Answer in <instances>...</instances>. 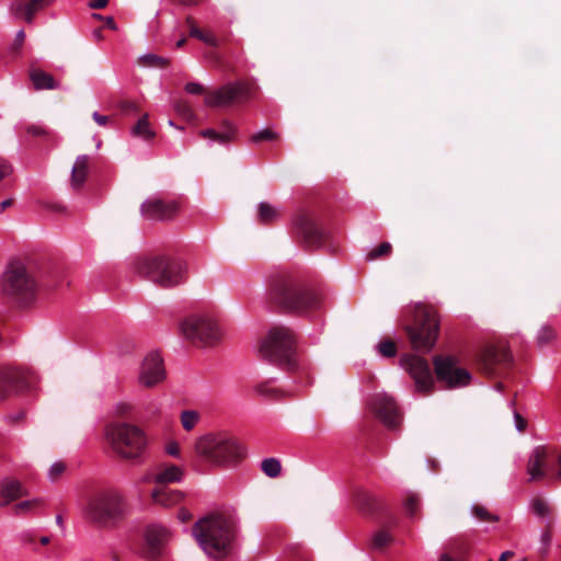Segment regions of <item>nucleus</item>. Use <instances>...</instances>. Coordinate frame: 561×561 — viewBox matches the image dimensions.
<instances>
[{"instance_id": "32", "label": "nucleus", "mask_w": 561, "mask_h": 561, "mask_svg": "<svg viewBox=\"0 0 561 561\" xmlns=\"http://www.w3.org/2000/svg\"><path fill=\"white\" fill-rule=\"evenodd\" d=\"M43 504V501L41 499H33L28 501H23L13 506V513L15 515H23L27 514L30 512H33L41 507Z\"/></svg>"}, {"instance_id": "7", "label": "nucleus", "mask_w": 561, "mask_h": 561, "mask_svg": "<svg viewBox=\"0 0 561 561\" xmlns=\"http://www.w3.org/2000/svg\"><path fill=\"white\" fill-rule=\"evenodd\" d=\"M136 274L161 287H173L183 279L182 265L164 256H140L133 263Z\"/></svg>"}, {"instance_id": "40", "label": "nucleus", "mask_w": 561, "mask_h": 561, "mask_svg": "<svg viewBox=\"0 0 561 561\" xmlns=\"http://www.w3.org/2000/svg\"><path fill=\"white\" fill-rule=\"evenodd\" d=\"M531 510L538 517H547L550 515L551 510L548 503L540 497H536L531 501Z\"/></svg>"}, {"instance_id": "51", "label": "nucleus", "mask_w": 561, "mask_h": 561, "mask_svg": "<svg viewBox=\"0 0 561 561\" xmlns=\"http://www.w3.org/2000/svg\"><path fill=\"white\" fill-rule=\"evenodd\" d=\"M256 390L262 394H270L273 397H278L280 394V390L276 388H271L267 385L257 386Z\"/></svg>"}, {"instance_id": "5", "label": "nucleus", "mask_w": 561, "mask_h": 561, "mask_svg": "<svg viewBox=\"0 0 561 561\" xmlns=\"http://www.w3.org/2000/svg\"><path fill=\"white\" fill-rule=\"evenodd\" d=\"M126 513L123 495L116 490H102L89 497L84 508V518L99 526L111 527Z\"/></svg>"}, {"instance_id": "2", "label": "nucleus", "mask_w": 561, "mask_h": 561, "mask_svg": "<svg viewBox=\"0 0 561 561\" xmlns=\"http://www.w3.org/2000/svg\"><path fill=\"white\" fill-rule=\"evenodd\" d=\"M268 297L272 305L287 312L304 313L318 310L322 305L319 293L291 275L275 278L271 285Z\"/></svg>"}, {"instance_id": "62", "label": "nucleus", "mask_w": 561, "mask_h": 561, "mask_svg": "<svg viewBox=\"0 0 561 561\" xmlns=\"http://www.w3.org/2000/svg\"><path fill=\"white\" fill-rule=\"evenodd\" d=\"M106 25L112 30H116V23L112 16L106 18Z\"/></svg>"}, {"instance_id": "17", "label": "nucleus", "mask_w": 561, "mask_h": 561, "mask_svg": "<svg viewBox=\"0 0 561 561\" xmlns=\"http://www.w3.org/2000/svg\"><path fill=\"white\" fill-rule=\"evenodd\" d=\"M371 409L378 419L388 427L394 428L401 422V414L399 412L396 401L387 394H376L371 399Z\"/></svg>"}, {"instance_id": "53", "label": "nucleus", "mask_w": 561, "mask_h": 561, "mask_svg": "<svg viewBox=\"0 0 561 561\" xmlns=\"http://www.w3.org/2000/svg\"><path fill=\"white\" fill-rule=\"evenodd\" d=\"M515 425L519 432H524L527 426L526 420L517 412L514 414Z\"/></svg>"}, {"instance_id": "61", "label": "nucleus", "mask_w": 561, "mask_h": 561, "mask_svg": "<svg viewBox=\"0 0 561 561\" xmlns=\"http://www.w3.org/2000/svg\"><path fill=\"white\" fill-rule=\"evenodd\" d=\"M173 1L181 5L191 7V5L197 4L199 0H173Z\"/></svg>"}, {"instance_id": "10", "label": "nucleus", "mask_w": 561, "mask_h": 561, "mask_svg": "<svg viewBox=\"0 0 561 561\" xmlns=\"http://www.w3.org/2000/svg\"><path fill=\"white\" fill-rule=\"evenodd\" d=\"M255 90L254 84L247 81L230 82L207 93L204 102L210 107H226L251 100Z\"/></svg>"}, {"instance_id": "30", "label": "nucleus", "mask_w": 561, "mask_h": 561, "mask_svg": "<svg viewBox=\"0 0 561 561\" xmlns=\"http://www.w3.org/2000/svg\"><path fill=\"white\" fill-rule=\"evenodd\" d=\"M133 135L146 140H150L156 136L154 131L150 127L148 114H144L133 127Z\"/></svg>"}, {"instance_id": "6", "label": "nucleus", "mask_w": 561, "mask_h": 561, "mask_svg": "<svg viewBox=\"0 0 561 561\" xmlns=\"http://www.w3.org/2000/svg\"><path fill=\"white\" fill-rule=\"evenodd\" d=\"M1 290L19 304H28L35 299L38 285L21 261H11L1 275Z\"/></svg>"}, {"instance_id": "64", "label": "nucleus", "mask_w": 561, "mask_h": 561, "mask_svg": "<svg viewBox=\"0 0 561 561\" xmlns=\"http://www.w3.org/2000/svg\"><path fill=\"white\" fill-rule=\"evenodd\" d=\"M558 463H559V466H560V470H559V471H558V473H557V479H558L559 481H561V450H560V454H559V456H558Z\"/></svg>"}, {"instance_id": "29", "label": "nucleus", "mask_w": 561, "mask_h": 561, "mask_svg": "<svg viewBox=\"0 0 561 561\" xmlns=\"http://www.w3.org/2000/svg\"><path fill=\"white\" fill-rule=\"evenodd\" d=\"M257 218L261 224L268 225L279 218V213L272 204L262 202L259 204Z\"/></svg>"}, {"instance_id": "33", "label": "nucleus", "mask_w": 561, "mask_h": 561, "mask_svg": "<svg viewBox=\"0 0 561 561\" xmlns=\"http://www.w3.org/2000/svg\"><path fill=\"white\" fill-rule=\"evenodd\" d=\"M139 64L145 67L165 68L169 65V60L154 54H146L139 57Z\"/></svg>"}, {"instance_id": "36", "label": "nucleus", "mask_w": 561, "mask_h": 561, "mask_svg": "<svg viewBox=\"0 0 561 561\" xmlns=\"http://www.w3.org/2000/svg\"><path fill=\"white\" fill-rule=\"evenodd\" d=\"M391 251H392V247L389 242H381L377 248L370 250L367 253L366 259L368 261H374L381 256L389 255L391 253Z\"/></svg>"}, {"instance_id": "47", "label": "nucleus", "mask_w": 561, "mask_h": 561, "mask_svg": "<svg viewBox=\"0 0 561 561\" xmlns=\"http://www.w3.org/2000/svg\"><path fill=\"white\" fill-rule=\"evenodd\" d=\"M419 503H420V500H419V496L415 495V494H411L407 497L405 500V503H404V508H405V512L410 515V516H414L417 508H419Z\"/></svg>"}, {"instance_id": "12", "label": "nucleus", "mask_w": 561, "mask_h": 561, "mask_svg": "<svg viewBox=\"0 0 561 561\" xmlns=\"http://www.w3.org/2000/svg\"><path fill=\"white\" fill-rule=\"evenodd\" d=\"M184 336L196 345H209L220 337L217 323L202 316H191L181 323Z\"/></svg>"}, {"instance_id": "26", "label": "nucleus", "mask_w": 561, "mask_h": 561, "mask_svg": "<svg viewBox=\"0 0 561 561\" xmlns=\"http://www.w3.org/2000/svg\"><path fill=\"white\" fill-rule=\"evenodd\" d=\"M151 497L156 504L173 506L183 500L184 494L179 490H172L167 486H157L152 490Z\"/></svg>"}, {"instance_id": "21", "label": "nucleus", "mask_w": 561, "mask_h": 561, "mask_svg": "<svg viewBox=\"0 0 561 561\" xmlns=\"http://www.w3.org/2000/svg\"><path fill=\"white\" fill-rule=\"evenodd\" d=\"M184 477V470L176 465H162L157 468L156 472L151 478H147L146 481L154 482L158 486H165L170 483L181 482Z\"/></svg>"}, {"instance_id": "20", "label": "nucleus", "mask_w": 561, "mask_h": 561, "mask_svg": "<svg viewBox=\"0 0 561 561\" xmlns=\"http://www.w3.org/2000/svg\"><path fill=\"white\" fill-rule=\"evenodd\" d=\"M511 354L504 346H485L479 355V365L485 374H493L497 365L507 364Z\"/></svg>"}, {"instance_id": "41", "label": "nucleus", "mask_w": 561, "mask_h": 561, "mask_svg": "<svg viewBox=\"0 0 561 561\" xmlns=\"http://www.w3.org/2000/svg\"><path fill=\"white\" fill-rule=\"evenodd\" d=\"M377 348L383 357H394L397 354V345L392 340L380 341Z\"/></svg>"}, {"instance_id": "42", "label": "nucleus", "mask_w": 561, "mask_h": 561, "mask_svg": "<svg viewBox=\"0 0 561 561\" xmlns=\"http://www.w3.org/2000/svg\"><path fill=\"white\" fill-rule=\"evenodd\" d=\"M551 540H552V522L549 520L546 526V529L542 531V534L540 536V541L542 545V548H541L542 556L548 554L549 547L551 545Z\"/></svg>"}, {"instance_id": "48", "label": "nucleus", "mask_w": 561, "mask_h": 561, "mask_svg": "<svg viewBox=\"0 0 561 561\" xmlns=\"http://www.w3.org/2000/svg\"><path fill=\"white\" fill-rule=\"evenodd\" d=\"M356 501L362 510H369L374 502L373 497L366 492H358L356 495Z\"/></svg>"}, {"instance_id": "54", "label": "nucleus", "mask_w": 561, "mask_h": 561, "mask_svg": "<svg viewBox=\"0 0 561 561\" xmlns=\"http://www.w3.org/2000/svg\"><path fill=\"white\" fill-rule=\"evenodd\" d=\"M92 118L94 119V122L100 125V126H105L108 124L110 122V117L106 116V115H102L100 114L99 112H94L92 114Z\"/></svg>"}, {"instance_id": "49", "label": "nucleus", "mask_w": 561, "mask_h": 561, "mask_svg": "<svg viewBox=\"0 0 561 561\" xmlns=\"http://www.w3.org/2000/svg\"><path fill=\"white\" fill-rule=\"evenodd\" d=\"M26 131L32 135V136H35V137H44V136H47L48 135V131L46 130L45 127H43L42 125H30L27 128H26Z\"/></svg>"}, {"instance_id": "46", "label": "nucleus", "mask_w": 561, "mask_h": 561, "mask_svg": "<svg viewBox=\"0 0 561 561\" xmlns=\"http://www.w3.org/2000/svg\"><path fill=\"white\" fill-rule=\"evenodd\" d=\"M65 471H66V463L62 461H56L50 466L49 471H48V477L51 481H55L58 478H60Z\"/></svg>"}, {"instance_id": "1", "label": "nucleus", "mask_w": 561, "mask_h": 561, "mask_svg": "<svg viewBox=\"0 0 561 561\" xmlns=\"http://www.w3.org/2000/svg\"><path fill=\"white\" fill-rule=\"evenodd\" d=\"M192 530L208 557L221 560L232 552L236 539V523L232 517L221 513L210 514L195 523Z\"/></svg>"}, {"instance_id": "50", "label": "nucleus", "mask_w": 561, "mask_h": 561, "mask_svg": "<svg viewBox=\"0 0 561 561\" xmlns=\"http://www.w3.org/2000/svg\"><path fill=\"white\" fill-rule=\"evenodd\" d=\"M184 89L190 94H202L205 91L204 87L198 82H188Z\"/></svg>"}, {"instance_id": "24", "label": "nucleus", "mask_w": 561, "mask_h": 561, "mask_svg": "<svg viewBox=\"0 0 561 561\" xmlns=\"http://www.w3.org/2000/svg\"><path fill=\"white\" fill-rule=\"evenodd\" d=\"M53 0H25L13 5L14 14L23 18L27 23L33 21L34 14L47 7Z\"/></svg>"}, {"instance_id": "9", "label": "nucleus", "mask_w": 561, "mask_h": 561, "mask_svg": "<svg viewBox=\"0 0 561 561\" xmlns=\"http://www.w3.org/2000/svg\"><path fill=\"white\" fill-rule=\"evenodd\" d=\"M410 342L415 350L431 351L439 333V316L431 306H422L415 312V325L405 328Z\"/></svg>"}, {"instance_id": "14", "label": "nucleus", "mask_w": 561, "mask_h": 561, "mask_svg": "<svg viewBox=\"0 0 561 561\" xmlns=\"http://www.w3.org/2000/svg\"><path fill=\"white\" fill-rule=\"evenodd\" d=\"M28 382V370L12 365L0 366V401L13 391L24 389Z\"/></svg>"}, {"instance_id": "59", "label": "nucleus", "mask_w": 561, "mask_h": 561, "mask_svg": "<svg viewBox=\"0 0 561 561\" xmlns=\"http://www.w3.org/2000/svg\"><path fill=\"white\" fill-rule=\"evenodd\" d=\"M178 516L182 522H187L192 518V514L185 508H181Z\"/></svg>"}, {"instance_id": "19", "label": "nucleus", "mask_w": 561, "mask_h": 561, "mask_svg": "<svg viewBox=\"0 0 561 561\" xmlns=\"http://www.w3.org/2000/svg\"><path fill=\"white\" fill-rule=\"evenodd\" d=\"M294 226L297 234L304 240L307 247H319L323 242L324 233L317 227L308 214L300 213L296 215Z\"/></svg>"}, {"instance_id": "8", "label": "nucleus", "mask_w": 561, "mask_h": 561, "mask_svg": "<svg viewBox=\"0 0 561 561\" xmlns=\"http://www.w3.org/2000/svg\"><path fill=\"white\" fill-rule=\"evenodd\" d=\"M105 436L114 451L125 459L138 458L147 445L144 431L129 423H110Z\"/></svg>"}, {"instance_id": "55", "label": "nucleus", "mask_w": 561, "mask_h": 561, "mask_svg": "<svg viewBox=\"0 0 561 561\" xmlns=\"http://www.w3.org/2000/svg\"><path fill=\"white\" fill-rule=\"evenodd\" d=\"M12 172V168L4 160H0V181Z\"/></svg>"}, {"instance_id": "4", "label": "nucleus", "mask_w": 561, "mask_h": 561, "mask_svg": "<svg viewBox=\"0 0 561 561\" xmlns=\"http://www.w3.org/2000/svg\"><path fill=\"white\" fill-rule=\"evenodd\" d=\"M296 334L290 328L276 325L267 332L259 347V353L271 364L294 373L300 368L296 355Z\"/></svg>"}, {"instance_id": "56", "label": "nucleus", "mask_w": 561, "mask_h": 561, "mask_svg": "<svg viewBox=\"0 0 561 561\" xmlns=\"http://www.w3.org/2000/svg\"><path fill=\"white\" fill-rule=\"evenodd\" d=\"M119 108L123 111V112H131V111H137V105L136 103L134 102H129V101H124V102H121L119 103Z\"/></svg>"}, {"instance_id": "3", "label": "nucleus", "mask_w": 561, "mask_h": 561, "mask_svg": "<svg viewBox=\"0 0 561 561\" xmlns=\"http://www.w3.org/2000/svg\"><path fill=\"white\" fill-rule=\"evenodd\" d=\"M195 451L204 461L220 468L237 465L245 455L240 442L226 432L207 433L198 437Z\"/></svg>"}, {"instance_id": "35", "label": "nucleus", "mask_w": 561, "mask_h": 561, "mask_svg": "<svg viewBox=\"0 0 561 561\" xmlns=\"http://www.w3.org/2000/svg\"><path fill=\"white\" fill-rule=\"evenodd\" d=\"M199 421V414L193 410H185L181 413V424L185 431H192Z\"/></svg>"}, {"instance_id": "13", "label": "nucleus", "mask_w": 561, "mask_h": 561, "mask_svg": "<svg viewBox=\"0 0 561 561\" xmlns=\"http://www.w3.org/2000/svg\"><path fill=\"white\" fill-rule=\"evenodd\" d=\"M402 368L414 381L415 391L427 396L434 391V377L426 359L413 354H407L400 359Z\"/></svg>"}, {"instance_id": "11", "label": "nucleus", "mask_w": 561, "mask_h": 561, "mask_svg": "<svg viewBox=\"0 0 561 561\" xmlns=\"http://www.w3.org/2000/svg\"><path fill=\"white\" fill-rule=\"evenodd\" d=\"M433 365L436 379L445 389L462 388L471 382V374L458 366V359L455 356H435Z\"/></svg>"}, {"instance_id": "58", "label": "nucleus", "mask_w": 561, "mask_h": 561, "mask_svg": "<svg viewBox=\"0 0 561 561\" xmlns=\"http://www.w3.org/2000/svg\"><path fill=\"white\" fill-rule=\"evenodd\" d=\"M108 0H91L89 5L92 9H103L107 5Z\"/></svg>"}, {"instance_id": "16", "label": "nucleus", "mask_w": 561, "mask_h": 561, "mask_svg": "<svg viewBox=\"0 0 561 561\" xmlns=\"http://www.w3.org/2000/svg\"><path fill=\"white\" fill-rule=\"evenodd\" d=\"M179 204L175 201L149 198L140 206L141 216L147 220L164 221L175 217Z\"/></svg>"}, {"instance_id": "18", "label": "nucleus", "mask_w": 561, "mask_h": 561, "mask_svg": "<svg viewBox=\"0 0 561 561\" xmlns=\"http://www.w3.org/2000/svg\"><path fill=\"white\" fill-rule=\"evenodd\" d=\"M170 538L171 533L167 527L159 524H151L147 526L145 530L146 558L151 560L159 558Z\"/></svg>"}, {"instance_id": "22", "label": "nucleus", "mask_w": 561, "mask_h": 561, "mask_svg": "<svg viewBox=\"0 0 561 561\" xmlns=\"http://www.w3.org/2000/svg\"><path fill=\"white\" fill-rule=\"evenodd\" d=\"M548 449L545 446H538L533 450L527 462V473L529 476V482L541 480L546 476L543 467L548 458Z\"/></svg>"}, {"instance_id": "34", "label": "nucleus", "mask_w": 561, "mask_h": 561, "mask_svg": "<svg viewBox=\"0 0 561 561\" xmlns=\"http://www.w3.org/2000/svg\"><path fill=\"white\" fill-rule=\"evenodd\" d=\"M261 469L267 477L276 478L280 473L282 466L276 458H266L262 461Z\"/></svg>"}, {"instance_id": "44", "label": "nucleus", "mask_w": 561, "mask_h": 561, "mask_svg": "<svg viewBox=\"0 0 561 561\" xmlns=\"http://www.w3.org/2000/svg\"><path fill=\"white\" fill-rule=\"evenodd\" d=\"M174 110L183 118L190 121L194 117L193 110L187 101L180 100L175 103Z\"/></svg>"}, {"instance_id": "25", "label": "nucleus", "mask_w": 561, "mask_h": 561, "mask_svg": "<svg viewBox=\"0 0 561 561\" xmlns=\"http://www.w3.org/2000/svg\"><path fill=\"white\" fill-rule=\"evenodd\" d=\"M221 131L211 128L203 129L199 131V136L224 145L232 141L237 133L236 126L231 122L225 121L221 123Z\"/></svg>"}, {"instance_id": "52", "label": "nucleus", "mask_w": 561, "mask_h": 561, "mask_svg": "<svg viewBox=\"0 0 561 561\" xmlns=\"http://www.w3.org/2000/svg\"><path fill=\"white\" fill-rule=\"evenodd\" d=\"M24 39H25V33L23 30H20L16 33V36H15V39H14V43L12 46L13 50L19 51L23 46Z\"/></svg>"}, {"instance_id": "63", "label": "nucleus", "mask_w": 561, "mask_h": 561, "mask_svg": "<svg viewBox=\"0 0 561 561\" xmlns=\"http://www.w3.org/2000/svg\"><path fill=\"white\" fill-rule=\"evenodd\" d=\"M514 553L512 551H505L500 556L499 561H507V558L512 557Z\"/></svg>"}, {"instance_id": "45", "label": "nucleus", "mask_w": 561, "mask_h": 561, "mask_svg": "<svg viewBox=\"0 0 561 561\" xmlns=\"http://www.w3.org/2000/svg\"><path fill=\"white\" fill-rule=\"evenodd\" d=\"M134 407L131 403L126 401L117 402L113 408V413L119 417H126L131 414Z\"/></svg>"}, {"instance_id": "38", "label": "nucleus", "mask_w": 561, "mask_h": 561, "mask_svg": "<svg viewBox=\"0 0 561 561\" xmlns=\"http://www.w3.org/2000/svg\"><path fill=\"white\" fill-rule=\"evenodd\" d=\"M276 139H278V134L268 128L259 130L250 137V141L253 144H260L262 141H273Z\"/></svg>"}, {"instance_id": "39", "label": "nucleus", "mask_w": 561, "mask_h": 561, "mask_svg": "<svg viewBox=\"0 0 561 561\" xmlns=\"http://www.w3.org/2000/svg\"><path fill=\"white\" fill-rule=\"evenodd\" d=\"M557 339L556 330L550 325H543L537 335V342L540 345H546Z\"/></svg>"}, {"instance_id": "28", "label": "nucleus", "mask_w": 561, "mask_h": 561, "mask_svg": "<svg viewBox=\"0 0 561 561\" xmlns=\"http://www.w3.org/2000/svg\"><path fill=\"white\" fill-rule=\"evenodd\" d=\"M30 79L35 90H54L59 88V83L54 77L42 69H32Z\"/></svg>"}, {"instance_id": "60", "label": "nucleus", "mask_w": 561, "mask_h": 561, "mask_svg": "<svg viewBox=\"0 0 561 561\" xmlns=\"http://www.w3.org/2000/svg\"><path fill=\"white\" fill-rule=\"evenodd\" d=\"M167 450L171 456L178 457L180 455V447L178 444H170Z\"/></svg>"}, {"instance_id": "23", "label": "nucleus", "mask_w": 561, "mask_h": 561, "mask_svg": "<svg viewBox=\"0 0 561 561\" xmlns=\"http://www.w3.org/2000/svg\"><path fill=\"white\" fill-rule=\"evenodd\" d=\"M26 494V489L20 481L7 479L1 483L0 488V506H7L11 502L25 496Z\"/></svg>"}, {"instance_id": "57", "label": "nucleus", "mask_w": 561, "mask_h": 561, "mask_svg": "<svg viewBox=\"0 0 561 561\" xmlns=\"http://www.w3.org/2000/svg\"><path fill=\"white\" fill-rule=\"evenodd\" d=\"M21 542L24 545H32L35 541L34 534L32 533H23L20 537Z\"/></svg>"}, {"instance_id": "43", "label": "nucleus", "mask_w": 561, "mask_h": 561, "mask_svg": "<svg viewBox=\"0 0 561 561\" xmlns=\"http://www.w3.org/2000/svg\"><path fill=\"white\" fill-rule=\"evenodd\" d=\"M391 535L386 530H379L373 537V546L381 549L391 542Z\"/></svg>"}, {"instance_id": "37", "label": "nucleus", "mask_w": 561, "mask_h": 561, "mask_svg": "<svg viewBox=\"0 0 561 561\" xmlns=\"http://www.w3.org/2000/svg\"><path fill=\"white\" fill-rule=\"evenodd\" d=\"M471 512L481 522L495 523L499 520V516L490 513L484 506L481 505H473Z\"/></svg>"}, {"instance_id": "31", "label": "nucleus", "mask_w": 561, "mask_h": 561, "mask_svg": "<svg viewBox=\"0 0 561 561\" xmlns=\"http://www.w3.org/2000/svg\"><path fill=\"white\" fill-rule=\"evenodd\" d=\"M186 22L187 24L190 25V35L192 37H196L201 41H203L204 43L208 44V45H211V46H216L217 45V39L216 37L213 35V34H205L203 33L194 23V20L193 18L188 16L186 19Z\"/></svg>"}, {"instance_id": "15", "label": "nucleus", "mask_w": 561, "mask_h": 561, "mask_svg": "<svg viewBox=\"0 0 561 561\" xmlns=\"http://www.w3.org/2000/svg\"><path fill=\"white\" fill-rule=\"evenodd\" d=\"M163 359L157 352L149 353L140 365L138 381L142 387L153 388L165 379Z\"/></svg>"}, {"instance_id": "27", "label": "nucleus", "mask_w": 561, "mask_h": 561, "mask_svg": "<svg viewBox=\"0 0 561 561\" xmlns=\"http://www.w3.org/2000/svg\"><path fill=\"white\" fill-rule=\"evenodd\" d=\"M89 173V157L83 154L79 156L71 171V186L79 190L87 180Z\"/></svg>"}]
</instances>
